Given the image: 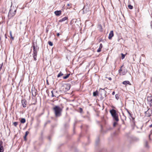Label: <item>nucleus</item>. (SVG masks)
Returning a JSON list of instances; mask_svg holds the SVG:
<instances>
[{"label":"nucleus","instance_id":"nucleus-9","mask_svg":"<svg viewBox=\"0 0 152 152\" xmlns=\"http://www.w3.org/2000/svg\"><path fill=\"white\" fill-rule=\"evenodd\" d=\"M21 102L22 106L23 107H26V101L25 99H22L21 101Z\"/></svg>","mask_w":152,"mask_h":152},{"label":"nucleus","instance_id":"nucleus-42","mask_svg":"<svg viewBox=\"0 0 152 152\" xmlns=\"http://www.w3.org/2000/svg\"><path fill=\"white\" fill-rule=\"evenodd\" d=\"M142 56V57H144L145 56V55L143 54H142V55H141Z\"/></svg>","mask_w":152,"mask_h":152},{"label":"nucleus","instance_id":"nucleus-23","mask_svg":"<svg viewBox=\"0 0 152 152\" xmlns=\"http://www.w3.org/2000/svg\"><path fill=\"white\" fill-rule=\"evenodd\" d=\"M48 44L50 46H52L53 45V43L50 41H48Z\"/></svg>","mask_w":152,"mask_h":152},{"label":"nucleus","instance_id":"nucleus-30","mask_svg":"<svg viewBox=\"0 0 152 152\" xmlns=\"http://www.w3.org/2000/svg\"><path fill=\"white\" fill-rule=\"evenodd\" d=\"M152 134V131H151L150 133V134H149V139H150V137Z\"/></svg>","mask_w":152,"mask_h":152},{"label":"nucleus","instance_id":"nucleus-32","mask_svg":"<svg viewBox=\"0 0 152 152\" xmlns=\"http://www.w3.org/2000/svg\"><path fill=\"white\" fill-rule=\"evenodd\" d=\"M71 5H72V4H67V6H69V7H70L69 8H70L71 7Z\"/></svg>","mask_w":152,"mask_h":152},{"label":"nucleus","instance_id":"nucleus-18","mask_svg":"<svg viewBox=\"0 0 152 152\" xmlns=\"http://www.w3.org/2000/svg\"><path fill=\"white\" fill-rule=\"evenodd\" d=\"M32 94L33 96H35L36 95V92L35 90L32 91Z\"/></svg>","mask_w":152,"mask_h":152},{"label":"nucleus","instance_id":"nucleus-21","mask_svg":"<svg viewBox=\"0 0 152 152\" xmlns=\"http://www.w3.org/2000/svg\"><path fill=\"white\" fill-rule=\"evenodd\" d=\"M28 133H29L28 132L26 131V132L25 134L24 137V139L25 140H26V136L28 134Z\"/></svg>","mask_w":152,"mask_h":152},{"label":"nucleus","instance_id":"nucleus-46","mask_svg":"<svg viewBox=\"0 0 152 152\" xmlns=\"http://www.w3.org/2000/svg\"><path fill=\"white\" fill-rule=\"evenodd\" d=\"M100 26L102 27V26L101 25Z\"/></svg>","mask_w":152,"mask_h":152},{"label":"nucleus","instance_id":"nucleus-2","mask_svg":"<svg viewBox=\"0 0 152 152\" xmlns=\"http://www.w3.org/2000/svg\"><path fill=\"white\" fill-rule=\"evenodd\" d=\"M16 11V10L14 9L13 7H10L8 14V16L9 18H11L15 15Z\"/></svg>","mask_w":152,"mask_h":152},{"label":"nucleus","instance_id":"nucleus-41","mask_svg":"<svg viewBox=\"0 0 152 152\" xmlns=\"http://www.w3.org/2000/svg\"><path fill=\"white\" fill-rule=\"evenodd\" d=\"M108 79L109 80H112V79L111 77H110L108 78Z\"/></svg>","mask_w":152,"mask_h":152},{"label":"nucleus","instance_id":"nucleus-33","mask_svg":"<svg viewBox=\"0 0 152 152\" xmlns=\"http://www.w3.org/2000/svg\"><path fill=\"white\" fill-rule=\"evenodd\" d=\"M2 66H3V63H2L1 64H0V71H1V69L2 68Z\"/></svg>","mask_w":152,"mask_h":152},{"label":"nucleus","instance_id":"nucleus-1","mask_svg":"<svg viewBox=\"0 0 152 152\" xmlns=\"http://www.w3.org/2000/svg\"><path fill=\"white\" fill-rule=\"evenodd\" d=\"M55 116L56 117H59L61 116L62 109L59 106H56L53 108Z\"/></svg>","mask_w":152,"mask_h":152},{"label":"nucleus","instance_id":"nucleus-14","mask_svg":"<svg viewBox=\"0 0 152 152\" xmlns=\"http://www.w3.org/2000/svg\"><path fill=\"white\" fill-rule=\"evenodd\" d=\"M123 84L125 85H126L127 84L131 85V84L130 83L129 81H124L123 82Z\"/></svg>","mask_w":152,"mask_h":152},{"label":"nucleus","instance_id":"nucleus-38","mask_svg":"<svg viewBox=\"0 0 152 152\" xmlns=\"http://www.w3.org/2000/svg\"><path fill=\"white\" fill-rule=\"evenodd\" d=\"M123 116H124V119H125V120H126V116H125V115H124V113H123Z\"/></svg>","mask_w":152,"mask_h":152},{"label":"nucleus","instance_id":"nucleus-8","mask_svg":"<svg viewBox=\"0 0 152 152\" xmlns=\"http://www.w3.org/2000/svg\"><path fill=\"white\" fill-rule=\"evenodd\" d=\"M110 112L112 117L117 115L116 110L114 109H112L110 110Z\"/></svg>","mask_w":152,"mask_h":152},{"label":"nucleus","instance_id":"nucleus-10","mask_svg":"<svg viewBox=\"0 0 152 152\" xmlns=\"http://www.w3.org/2000/svg\"><path fill=\"white\" fill-rule=\"evenodd\" d=\"M3 151L4 149L3 146V142L1 141H0V152H3Z\"/></svg>","mask_w":152,"mask_h":152},{"label":"nucleus","instance_id":"nucleus-26","mask_svg":"<svg viewBox=\"0 0 152 152\" xmlns=\"http://www.w3.org/2000/svg\"><path fill=\"white\" fill-rule=\"evenodd\" d=\"M10 36L11 37V38L12 39V40L14 39V37H13L12 35V33L11 31H10Z\"/></svg>","mask_w":152,"mask_h":152},{"label":"nucleus","instance_id":"nucleus-11","mask_svg":"<svg viewBox=\"0 0 152 152\" xmlns=\"http://www.w3.org/2000/svg\"><path fill=\"white\" fill-rule=\"evenodd\" d=\"M114 34H113V31H111L109 34V35L108 36V39H112V38Z\"/></svg>","mask_w":152,"mask_h":152},{"label":"nucleus","instance_id":"nucleus-45","mask_svg":"<svg viewBox=\"0 0 152 152\" xmlns=\"http://www.w3.org/2000/svg\"><path fill=\"white\" fill-rule=\"evenodd\" d=\"M5 38H7V37H6V35H5Z\"/></svg>","mask_w":152,"mask_h":152},{"label":"nucleus","instance_id":"nucleus-12","mask_svg":"<svg viewBox=\"0 0 152 152\" xmlns=\"http://www.w3.org/2000/svg\"><path fill=\"white\" fill-rule=\"evenodd\" d=\"M61 10L56 11L54 12V13L57 16H59L61 15Z\"/></svg>","mask_w":152,"mask_h":152},{"label":"nucleus","instance_id":"nucleus-17","mask_svg":"<svg viewBox=\"0 0 152 152\" xmlns=\"http://www.w3.org/2000/svg\"><path fill=\"white\" fill-rule=\"evenodd\" d=\"M20 122L21 123L24 124L26 122V120L24 118H22L20 120Z\"/></svg>","mask_w":152,"mask_h":152},{"label":"nucleus","instance_id":"nucleus-27","mask_svg":"<svg viewBox=\"0 0 152 152\" xmlns=\"http://www.w3.org/2000/svg\"><path fill=\"white\" fill-rule=\"evenodd\" d=\"M115 98L117 99L118 100L119 98V96L118 94H116L115 95Z\"/></svg>","mask_w":152,"mask_h":152},{"label":"nucleus","instance_id":"nucleus-36","mask_svg":"<svg viewBox=\"0 0 152 152\" xmlns=\"http://www.w3.org/2000/svg\"><path fill=\"white\" fill-rule=\"evenodd\" d=\"M51 93H52V97H53L55 96L53 95V91H51Z\"/></svg>","mask_w":152,"mask_h":152},{"label":"nucleus","instance_id":"nucleus-13","mask_svg":"<svg viewBox=\"0 0 152 152\" xmlns=\"http://www.w3.org/2000/svg\"><path fill=\"white\" fill-rule=\"evenodd\" d=\"M68 19V18L66 17H65L62 19L60 20H59V22H63L64 21H65V20H66Z\"/></svg>","mask_w":152,"mask_h":152},{"label":"nucleus","instance_id":"nucleus-7","mask_svg":"<svg viewBox=\"0 0 152 152\" xmlns=\"http://www.w3.org/2000/svg\"><path fill=\"white\" fill-rule=\"evenodd\" d=\"M145 116L147 117H149L151 115V114L152 113V112L151 110L148 109L147 111L145 112Z\"/></svg>","mask_w":152,"mask_h":152},{"label":"nucleus","instance_id":"nucleus-37","mask_svg":"<svg viewBox=\"0 0 152 152\" xmlns=\"http://www.w3.org/2000/svg\"><path fill=\"white\" fill-rule=\"evenodd\" d=\"M101 51V49L99 48L97 50V52H99Z\"/></svg>","mask_w":152,"mask_h":152},{"label":"nucleus","instance_id":"nucleus-15","mask_svg":"<svg viewBox=\"0 0 152 152\" xmlns=\"http://www.w3.org/2000/svg\"><path fill=\"white\" fill-rule=\"evenodd\" d=\"M113 119L116 121H119L118 115H116L114 116H113Z\"/></svg>","mask_w":152,"mask_h":152},{"label":"nucleus","instance_id":"nucleus-4","mask_svg":"<svg viewBox=\"0 0 152 152\" xmlns=\"http://www.w3.org/2000/svg\"><path fill=\"white\" fill-rule=\"evenodd\" d=\"M33 57L34 60L36 61L37 60L36 58L37 57L38 48L37 47H35L34 45L33 46Z\"/></svg>","mask_w":152,"mask_h":152},{"label":"nucleus","instance_id":"nucleus-40","mask_svg":"<svg viewBox=\"0 0 152 152\" xmlns=\"http://www.w3.org/2000/svg\"><path fill=\"white\" fill-rule=\"evenodd\" d=\"M115 94V92L114 91H113L112 93V95H114Z\"/></svg>","mask_w":152,"mask_h":152},{"label":"nucleus","instance_id":"nucleus-39","mask_svg":"<svg viewBox=\"0 0 152 152\" xmlns=\"http://www.w3.org/2000/svg\"><path fill=\"white\" fill-rule=\"evenodd\" d=\"M60 34L59 33H58L57 34V36L58 37L60 35Z\"/></svg>","mask_w":152,"mask_h":152},{"label":"nucleus","instance_id":"nucleus-3","mask_svg":"<svg viewBox=\"0 0 152 152\" xmlns=\"http://www.w3.org/2000/svg\"><path fill=\"white\" fill-rule=\"evenodd\" d=\"M70 88V84L69 83H65L61 87L62 91L64 92H66L69 90Z\"/></svg>","mask_w":152,"mask_h":152},{"label":"nucleus","instance_id":"nucleus-6","mask_svg":"<svg viewBox=\"0 0 152 152\" xmlns=\"http://www.w3.org/2000/svg\"><path fill=\"white\" fill-rule=\"evenodd\" d=\"M147 99L150 107L152 109V96H148Z\"/></svg>","mask_w":152,"mask_h":152},{"label":"nucleus","instance_id":"nucleus-34","mask_svg":"<svg viewBox=\"0 0 152 152\" xmlns=\"http://www.w3.org/2000/svg\"><path fill=\"white\" fill-rule=\"evenodd\" d=\"M117 123L116 122H115L113 124V126L114 127L117 124Z\"/></svg>","mask_w":152,"mask_h":152},{"label":"nucleus","instance_id":"nucleus-28","mask_svg":"<svg viewBox=\"0 0 152 152\" xmlns=\"http://www.w3.org/2000/svg\"><path fill=\"white\" fill-rule=\"evenodd\" d=\"M121 55H122V56H121V59H123L124 58H125V55H124V54L123 53H121Z\"/></svg>","mask_w":152,"mask_h":152},{"label":"nucleus","instance_id":"nucleus-19","mask_svg":"<svg viewBox=\"0 0 152 152\" xmlns=\"http://www.w3.org/2000/svg\"><path fill=\"white\" fill-rule=\"evenodd\" d=\"M98 94V92L97 91H96L95 92H94L93 93V95L94 96H96Z\"/></svg>","mask_w":152,"mask_h":152},{"label":"nucleus","instance_id":"nucleus-5","mask_svg":"<svg viewBox=\"0 0 152 152\" xmlns=\"http://www.w3.org/2000/svg\"><path fill=\"white\" fill-rule=\"evenodd\" d=\"M106 88H105L104 89H102L100 88L99 89V93L101 96V98H104L106 96V94L107 93L106 91L105 90V89Z\"/></svg>","mask_w":152,"mask_h":152},{"label":"nucleus","instance_id":"nucleus-20","mask_svg":"<svg viewBox=\"0 0 152 152\" xmlns=\"http://www.w3.org/2000/svg\"><path fill=\"white\" fill-rule=\"evenodd\" d=\"M70 74L69 73L67 74L66 76H64L63 78L64 79H66L69 76Z\"/></svg>","mask_w":152,"mask_h":152},{"label":"nucleus","instance_id":"nucleus-35","mask_svg":"<svg viewBox=\"0 0 152 152\" xmlns=\"http://www.w3.org/2000/svg\"><path fill=\"white\" fill-rule=\"evenodd\" d=\"M102 47V44H100L99 45V48L100 49H101Z\"/></svg>","mask_w":152,"mask_h":152},{"label":"nucleus","instance_id":"nucleus-24","mask_svg":"<svg viewBox=\"0 0 152 152\" xmlns=\"http://www.w3.org/2000/svg\"><path fill=\"white\" fill-rule=\"evenodd\" d=\"M13 124L15 126V127H16L17 125H18V122H14L13 123Z\"/></svg>","mask_w":152,"mask_h":152},{"label":"nucleus","instance_id":"nucleus-31","mask_svg":"<svg viewBox=\"0 0 152 152\" xmlns=\"http://www.w3.org/2000/svg\"><path fill=\"white\" fill-rule=\"evenodd\" d=\"M127 110V112H128V114H129V115H130V116L131 117H132L131 116V114L129 112V111L127 109L126 110Z\"/></svg>","mask_w":152,"mask_h":152},{"label":"nucleus","instance_id":"nucleus-16","mask_svg":"<svg viewBox=\"0 0 152 152\" xmlns=\"http://www.w3.org/2000/svg\"><path fill=\"white\" fill-rule=\"evenodd\" d=\"M145 148H149V146L148 144V142L146 140L145 141Z\"/></svg>","mask_w":152,"mask_h":152},{"label":"nucleus","instance_id":"nucleus-22","mask_svg":"<svg viewBox=\"0 0 152 152\" xmlns=\"http://www.w3.org/2000/svg\"><path fill=\"white\" fill-rule=\"evenodd\" d=\"M63 75V74H62L61 72H60L57 75V77H60L61 76H62Z\"/></svg>","mask_w":152,"mask_h":152},{"label":"nucleus","instance_id":"nucleus-44","mask_svg":"<svg viewBox=\"0 0 152 152\" xmlns=\"http://www.w3.org/2000/svg\"><path fill=\"white\" fill-rule=\"evenodd\" d=\"M122 71V70L121 69H120L119 70V71Z\"/></svg>","mask_w":152,"mask_h":152},{"label":"nucleus","instance_id":"nucleus-25","mask_svg":"<svg viewBox=\"0 0 152 152\" xmlns=\"http://www.w3.org/2000/svg\"><path fill=\"white\" fill-rule=\"evenodd\" d=\"M128 7L130 9H132L133 8V6L130 4L128 5Z\"/></svg>","mask_w":152,"mask_h":152},{"label":"nucleus","instance_id":"nucleus-43","mask_svg":"<svg viewBox=\"0 0 152 152\" xmlns=\"http://www.w3.org/2000/svg\"><path fill=\"white\" fill-rule=\"evenodd\" d=\"M151 26H152V21L151 22Z\"/></svg>","mask_w":152,"mask_h":152},{"label":"nucleus","instance_id":"nucleus-29","mask_svg":"<svg viewBox=\"0 0 152 152\" xmlns=\"http://www.w3.org/2000/svg\"><path fill=\"white\" fill-rule=\"evenodd\" d=\"M84 7L83 8V13H87V12H88L89 11V10H88V11H87V10H86V11H84Z\"/></svg>","mask_w":152,"mask_h":152}]
</instances>
